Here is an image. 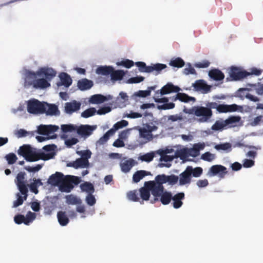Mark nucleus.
Returning a JSON list of instances; mask_svg holds the SVG:
<instances>
[{
  "instance_id": "f257e3e1",
  "label": "nucleus",
  "mask_w": 263,
  "mask_h": 263,
  "mask_svg": "<svg viewBox=\"0 0 263 263\" xmlns=\"http://www.w3.org/2000/svg\"><path fill=\"white\" fill-rule=\"evenodd\" d=\"M18 153L27 161L34 162L39 160H48L53 158L54 152L47 154L44 152H36L30 145H24L20 147Z\"/></svg>"
},
{
  "instance_id": "f03ea898",
  "label": "nucleus",
  "mask_w": 263,
  "mask_h": 263,
  "mask_svg": "<svg viewBox=\"0 0 263 263\" xmlns=\"http://www.w3.org/2000/svg\"><path fill=\"white\" fill-rule=\"evenodd\" d=\"M37 72L27 71L25 73V87L32 86L35 89H44L50 86V84L45 79H37Z\"/></svg>"
},
{
  "instance_id": "7ed1b4c3",
  "label": "nucleus",
  "mask_w": 263,
  "mask_h": 263,
  "mask_svg": "<svg viewBox=\"0 0 263 263\" xmlns=\"http://www.w3.org/2000/svg\"><path fill=\"white\" fill-rule=\"evenodd\" d=\"M139 192L140 196L143 200H148L150 197V192H151L154 198L151 200V202L154 203L158 201V196L160 195V194L155 189L149 181L144 182V186L140 189Z\"/></svg>"
},
{
  "instance_id": "20e7f679",
  "label": "nucleus",
  "mask_w": 263,
  "mask_h": 263,
  "mask_svg": "<svg viewBox=\"0 0 263 263\" xmlns=\"http://www.w3.org/2000/svg\"><path fill=\"white\" fill-rule=\"evenodd\" d=\"M187 112L201 117L199 120L200 122H207L213 115L212 111L210 108L200 106H193Z\"/></svg>"
},
{
  "instance_id": "39448f33",
  "label": "nucleus",
  "mask_w": 263,
  "mask_h": 263,
  "mask_svg": "<svg viewBox=\"0 0 263 263\" xmlns=\"http://www.w3.org/2000/svg\"><path fill=\"white\" fill-rule=\"evenodd\" d=\"M80 181V178L77 176H64L58 187L61 192L69 193L73 188V184L78 185Z\"/></svg>"
},
{
  "instance_id": "423d86ee",
  "label": "nucleus",
  "mask_w": 263,
  "mask_h": 263,
  "mask_svg": "<svg viewBox=\"0 0 263 263\" xmlns=\"http://www.w3.org/2000/svg\"><path fill=\"white\" fill-rule=\"evenodd\" d=\"M46 105V102H41L36 99H31L27 102V111L29 113L34 115L44 114Z\"/></svg>"
},
{
  "instance_id": "0eeeda50",
  "label": "nucleus",
  "mask_w": 263,
  "mask_h": 263,
  "mask_svg": "<svg viewBox=\"0 0 263 263\" xmlns=\"http://www.w3.org/2000/svg\"><path fill=\"white\" fill-rule=\"evenodd\" d=\"M160 93L159 90L155 92V93L153 97L155 102L158 103H164L163 104L161 105H158L157 108L160 110H167L171 109L175 107V105L174 103H167L168 102V98L167 97L160 98Z\"/></svg>"
},
{
  "instance_id": "6e6552de",
  "label": "nucleus",
  "mask_w": 263,
  "mask_h": 263,
  "mask_svg": "<svg viewBox=\"0 0 263 263\" xmlns=\"http://www.w3.org/2000/svg\"><path fill=\"white\" fill-rule=\"evenodd\" d=\"M228 174L227 168L220 164L212 165L209 169L208 174L209 176H218L220 179H223Z\"/></svg>"
},
{
  "instance_id": "1a4fd4ad",
  "label": "nucleus",
  "mask_w": 263,
  "mask_h": 263,
  "mask_svg": "<svg viewBox=\"0 0 263 263\" xmlns=\"http://www.w3.org/2000/svg\"><path fill=\"white\" fill-rule=\"evenodd\" d=\"M25 175V172H19L15 179V182L21 194H25V197L27 198L28 190L27 185L25 184L24 181Z\"/></svg>"
},
{
  "instance_id": "9d476101",
  "label": "nucleus",
  "mask_w": 263,
  "mask_h": 263,
  "mask_svg": "<svg viewBox=\"0 0 263 263\" xmlns=\"http://www.w3.org/2000/svg\"><path fill=\"white\" fill-rule=\"evenodd\" d=\"M229 73L231 81L240 80L249 76V72L241 70L240 68L235 66H232L230 68Z\"/></svg>"
},
{
  "instance_id": "9b49d317",
  "label": "nucleus",
  "mask_w": 263,
  "mask_h": 263,
  "mask_svg": "<svg viewBox=\"0 0 263 263\" xmlns=\"http://www.w3.org/2000/svg\"><path fill=\"white\" fill-rule=\"evenodd\" d=\"M159 194L164 191L163 184L166 183V175H158L155 177V181H149Z\"/></svg>"
},
{
  "instance_id": "f8f14e48",
  "label": "nucleus",
  "mask_w": 263,
  "mask_h": 263,
  "mask_svg": "<svg viewBox=\"0 0 263 263\" xmlns=\"http://www.w3.org/2000/svg\"><path fill=\"white\" fill-rule=\"evenodd\" d=\"M37 74L40 77H45V79L51 81L56 75V71L51 68H41L36 71Z\"/></svg>"
},
{
  "instance_id": "ddd939ff",
  "label": "nucleus",
  "mask_w": 263,
  "mask_h": 263,
  "mask_svg": "<svg viewBox=\"0 0 263 263\" xmlns=\"http://www.w3.org/2000/svg\"><path fill=\"white\" fill-rule=\"evenodd\" d=\"M95 129L92 126L89 125H81L77 127V134L83 138H87L90 136Z\"/></svg>"
},
{
  "instance_id": "4468645a",
  "label": "nucleus",
  "mask_w": 263,
  "mask_h": 263,
  "mask_svg": "<svg viewBox=\"0 0 263 263\" xmlns=\"http://www.w3.org/2000/svg\"><path fill=\"white\" fill-rule=\"evenodd\" d=\"M59 127L56 125H40L37 127V133L40 135H47L58 130Z\"/></svg>"
},
{
  "instance_id": "2eb2a0df",
  "label": "nucleus",
  "mask_w": 263,
  "mask_h": 263,
  "mask_svg": "<svg viewBox=\"0 0 263 263\" xmlns=\"http://www.w3.org/2000/svg\"><path fill=\"white\" fill-rule=\"evenodd\" d=\"M181 90L180 87L174 85L172 83H167L163 86L160 90H159L160 95H165L172 92H178Z\"/></svg>"
},
{
  "instance_id": "dca6fc26",
  "label": "nucleus",
  "mask_w": 263,
  "mask_h": 263,
  "mask_svg": "<svg viewBox=\"0 0 263 263\" xmlns=\"http://www.w3.org/2000/svg\"><path fill=\"white\" fill-rule=\"evenodd\" d=\"M81 104L79 102L73 100L70 102H67L65 104V111L67 114H71L80 109Z\"/></svg>"
},
{
  "instance_id": "f3484780",
  "label": "nucleus",
  "mask_w": 263,
  "mask_h": 263,
  "mask_svg": "<svg viewBox=\"0 0 263 263\" xmlns=\"http://www.w3.org/2000/svg\"><path fill=\"white\" fill-rule=\"evenodd\" d=\"M196 90L202 91L203 93H206L211 90V86L208 85L204 80H197L193 85Z\"/></svg>"
},
{
  "instance_id": "a211bd4d",
  "label": "nucleus",
  "mask_w": 263,
  "mask_h": 263,
  "mask_svg": "<svg viewBox=\"0 0 263 263\" xmlns=\"http://www.w3.org/2000/svg\"><path fill=\"white\" fill-rule=\"evenodd\" d=\"M185 198V194L183 192H180L172 196L173 206L175 209H179L183 205L182 200Z\"/></svg>"
},
{
  "instance_id": "6ab92c4d",
  "label": "nucleus",
  "mask_w": 263,
  "mask_h": 263,
  "mask_svg": "<svg viewBox=\"0 0 263 263\" xmlns=\"http://www.w3.org/2000/svg\"><path fill=\"white\" fill-rule=\"evenodd\" d=\"M64 176L63 173L57 172L50 176L48 180V183L52 185L59 186Z\"/></svg>"
},
{
  "instance_id": "aec40b11",
  "label": "nucleus",
  "mask_w": 263,
  "mask_h": 263,
  "mask_svg": "<svg viewBox=\"0 0 263 263\" xmlns=\"http://www.w3.org/2000/svg\"><path fill=\"white\" fill-rule=\"evenodd\" d=\"M191 172L187 166L185 171L180 175V185H182L190 183L191 181Z\"/></svg>"
},
{
  "instance_id": "412c9836",
  "label": "nucleus",
  "mask_w": 263,
  "mask_h": 263,
  "mask_svg": "<svg viewBox=\"0 0 263 263\" xmlns=\"http://www.w3.org/2000/svg\"><path fill=\"white\" fill-rule=\"evenodd\" d=\"M238 106L236 104H219L217 107V111L220 113L234 112L238 110Z\"/></svg>"
},
{
  "instance_id": "4be33fe9",
  "label": "nucleus",
  "mask_w": 263,
  "mask_h": 263,
  "mask_svg": "<svg viewBox=\"0 0 263 263\" xmlns=\"http://www.w3.org/2000/svg\"><path fill=\"white\" fill-rule=\"evenodd\" d=\"M61 82L58 83V85L64 86L66 87H68L72 84V79L70 76L65 72H62L59 75Z\"/></svg>"
},
{
  "instance_id": "5701e85b",
  "label": "nucleus",
  "mask_w": 263,
  "mask_h": 263,
  "mask_svg": "<svg viewBox=\"0 0 263 263\" xmlns=\"http://www.w3.org/2000/svg\"><path fill=\"white\" fill-rule=\"evenodd\" d=\"M86 161L83 158H80L77 159L75 161L70 162L67 164L68 166L72 167L76 169L79 168L88 167L89 164L86 163Z\"/></svg>"
},
{
  "instance_id": "b1692460",
  "label": "nucleus",
  "mask_w": 263,
  "mask_h": 263,
  "mask_svg": "<svg viewBox=\"0 0 263 263\" xmlns=\"http://www.w3.org/2000/svg\"><path fill=\"white\" fill-rule=\"evenodd\" d=\"M93 83L91 80L84 78L79 80L78 82V88L82 91L90 89L93 86Z\"/></svg>"
},
{
  "instance_id": "393cba45",
  "label": "nucleus",
  "mask_w": 263,
  "mask_h": 263,
  "mask_svg": "<svg viewBox=\"0 0 263 263\" xmlns=\"http://www.w3.org/2000/svg\"><path fill=\"white\" fill-rule=\"evenodd\" d=\"M158 199L160 198V201L163 205L168 204L172 199V194L170 192L162 191L160 195L158 196Z\"/></svg>"
},
{
  "instance_id": "a878e982",
  "label": "nucleus",
  "mask_w": 263,
  "mask_h": 263,
  "mask_svg": "<svg viewBox=\"0 0 263 263\" xmlns=\"http://www.w3.org/2000/svg\"><path fill=\"white\" fill-rule=\"evenodd\" d=\"M241 118L239 116H230L224 120L226 128L234 127L240 121Z\"/></svg>"
},
{
  "instance_id": "bb28decb",
  "label": "nucleus",
  "mask_w": 263,
  "mask_h": 263,
  "mask_svg": "<svg viewBox=\"0 0 263 263\" xmlns=\"http://www.w3.org/2000/svg\"><path fill=\"white\" fill-rule=\"evenodd\" d=\"M209 77L215 81H221L224 78V75L220 70L214 69L211 70L209 72Z\"/></svg>"
},
{
  "instance_id": "cd10ccee",
  "label": "nucleus",
  "mask_w": 263,
  "mask_h": 263,
  "mask_svg": "<svg viewBox=\"0 0 263 263\" xmlns=\"http://www.w3.org/2000/svg\"><path fill=\"white\" fill-rule=\"evenodd\" d=\"M166 65L164 64L157 63L155 64H152L151 66H149L147 70L148 71V73L155 71V74L157 75L159 74L162 70L166 68Z\"/></svg>"
},
{
  "instance_id": "c85d7f7f",
  "label": "nucleus",
  "mask_w": 263,
  "mask_h": 263,
  "mask_svg": "<svg viewBox=\"0 0 263 263\" xmlns=\"http://www.w3.org/2000/svg\"><path fill=\"white\" fill-rule=\"evenodd\" d=\"M46 104L45 113L47 115H59L60 114V111L57 105L53 104H48L47 103H46Z\"/></svg>"
},
{
  "instance_id": "c756f323",
  "label": "nucleus",
  "mask_w": 263,
  "mask_h": 263,
  "mask_svg": "<svg viewBox=\"0 0 263 263\" xmlns=\"http://www.w3.org/2000/svg\"><path fill=\"white\" fill-rule=\"evenodd\" d=\"M151 173L149 172H147L144 170L137 171L136 172L133 176V181L135 183H137L140 180L143 179L145 176L150 175Z\"/></svg>"
},
{
  "instance_id": "7c9ffc66",
  "label": "nucleus",
  "mask_w": 263,
  "mask_h": 263,
  "mask_svg": "<svg viewBox=\"0 0 263 263\" xmlns=\"http://www.w3.org/2000/svg\"><path fill=\"white\" fill-rule=\"evenodd\" d=\"M134 165V160L132 159L125 160L120 163L121 170L124 173L128 172L131 170Z\"/></svg>"
},
{
  "instance_id": "2f4dec72",
  "label": "nucleus",
  "mask_w": 263,
  "mask_h": 263,
  "mask_svg": "<svg viewBox=\"0 0 263 263\" xmlns=\"http://www.w3.org/2000/svg\"><path fill=\"white\" fill-rule=\"evenodd\" d=\"M139 131L140 137L143 139L145 143L153 139V136L152 134H150L147 130H146L143 127L140 128Z\"/></svg>"
},
{
  "instance_id": "473e14b6",
  "label": "nucleus",
  "mask_w": 263,
  "mask_h": 263,
  "mask_svg": "<svg viewBox=\"0 0 263 263\" xmlns=\"http://www.w3.org/2000/svg\"><path fill=\"white\" fill-rule=\"evenodd\" d=\"M57 217L60 224L62 226H66L69 221V218L65 212H58L57 214Z\"/></svg>"
},
{
  "instance_id": "72a5a7b5",
  "label": "nucleus",
  "mask_w": 263,
  "mask_h": 263,
  "mask_svg": "<svg viewBox=\"0 0 263 263\" xmlns=\"http://www.w3.org/2000/svg\"><path fill=\"white\" fill-rule=\"evenodd\" d=\"M113 67L112 66H99L96 69V73L98 74L107 76L110 74L112 72Z\"/></svg>"
},
{
  "instance_id": "f704fd0d",
  "label": "nucleus",
  "mask_w": 263,
  "mask_h": 263,
  "mask_svg": "<svg viewBox=\"0 0 263 263\" xmlns=\"http://www.w3.org/2000/svg\"><path fill=\"white\" fill-rule=\"evenodd\" d=\"M125 75V72L122 70H115L113 68L112 72L110 73L111 79L112 81L121 80Z\"/></svg>"
},
{
  "instance_id": "c9c22d12",
  "label": "nucleus",
  "mask_w": 263,
  "mask_h": 263,
  "mask_svg": "<svg viewBox=\"0 0 263 263\" xmlns=\"http://www.w3.org/2000/svg\"><path fill=\"white\" fill-rule=\"evenodd\" d=\"M80 187L82 191L86 192L88 194L95 192L94 186L90 182H85L80 185Z\"/></svg>"
},
{
  "instance_id": "e433bc0d",
  "label": "nucleus",
  "mask_w": 263,
  "mask_h": 263,
  "mask_svg": "<svg viewBox=\"0 0 263 263\" xmlns=\"http://www.w3.org/2000/svg\"><path fill=\"white\" fill-rule=\"evenodd\" d=\"M106 100V98L102 95H94L90 99V102L92 104H100Z\"/></svg>"
},
{
  "instance_id": "4c0bfd02",
  "label": "nucleus",
  "mask_w": 263,
  "mask_h": 263,
  "mask_svg": "<svg viewBox=\"0 0 263 263\" xmlns=\"http://www.w3.org/2000/svg\"><path fill=\"white\" fill-rule=\"evenodd\" d=\"M43 183L41 180L40 179H34L33 182L31 183L29 185V187L31 192L36 194L38 193L37 187L39 186L42 185Z\"/></svg>"
},
{
  "instance_id": "58836bf2",
  "label": "nucleus",
  "mask_w": 263,
  "mask_h": 263,
  "mask_svg": "<svg viewBox=\"0 0 263 263\" xmlns=\"http://www.w3.org/2000/svg\"><path fill=\"white\" fill-rule=\"evenodd\" d=\"M184 61L180 58H176L174 59H172L169 65L174 67H177L178 68H181L184 65Z\"/></svg>"
},
{
  "instance_id": "ea45409f",
  "label": "nucleus",
  "mask_w": 263,
  "mask_h": 263,
  "mask_svg": "<svg viewBox=\"0 0 263 263\" xmlns=\"http://www.w3.org/2000/svg\"><path fill=\"white\" fill-rule=\"evenodd\" d=\"M188 167L191 172V176L192 175L194 177H200L203 173V170L200 167H196L193 168L192 166H188Z\"/></svg>"
},
{
  "instance_id": "a19ab883",
  "label": "nucleus",
  "mask_w": 263,
  "mask_h": 263,
  "mask_svg": "<svg viewBox=\"0 0 263 263\" xmlns=\"http://www.w3.org/2000/svg\"><path fill=\"white\" fill-rule=\"evenodd\" d=\"M178 100L182 102H189L191 101H194L195 99L194 97H190L184 93L178 92Z\"/></svg>"
},
{
  "instance_id": "79ce46f5",
  "label": "nucleus",
  "mask_w": 263,
  "mask_h": 263,
  "mask_svg": "<svg viewBox=\"0 0 263 263\" xmlns=\"http://www.w3.org/2000/svg\"><path fill=\"white\" fill-rule=\"evenodd\" d=\"M139 192L137 190H133L129 192L127 194L128 199L133 201H138L139 200Z\"/></svg>"
},
{
  "instance_id": "37998d69",
  "label": "nucleus",
  "mask_w": 263,
  "mask_h": 263,
  "mask_svg": "<svg viewBox=\"0 0 263 263\" xmlns=\"http://www.w3.org/2000/svg\"><path fill=\"white\" fill-rule=\"evenodd\" d=\"M23 195V197H22L20 195V193H17L16 197L17 198V200L14 201L13 202V208H16L21 205H22L23 203V202L24 200H26L27 199V198H25V194H22Z\"/></svg>"
},
{
  "instance_id": "c03bdc74",
  "label": "nucleus",
  "mask_w": 263,
  "mask_h": 263,
  "mask_svg": "<svg viewBox=\"0 0 263 263\" xmlns=\"http://www.w3.org/2000/svg\"><path fill=\"white\" fill-rule=\"evenodd\" d=\"M77 125L73 124H63L61 126V129L65 133L75 131L77 130Z\"/></svg>"
},
{
  "instance_id": "a18cd8bd",
  "label": "nucleus",
  "mask_w": 263,
  "mask_h": 263,
  "mask_svg": "<svg viewBox=\"0 0 263 263\" xmlns=\"http://www.w3.org/2000/svg\"><path fill=\"white\" fill-rule=\"evenodd\" d=\"M155 157V153L151 152L146 153L140 157V159L142 161L149 162L152 161Z\"/></svg>"
},
{
  "instance_id": "49530a36",
  "label": "nucleus",
  "mask_w": 263,
  "mask_h": 263,
  "mask_svg": "<svg viewBox=\"0 0 263 263\" xmlns=\"http://www.w3.org/2000/svg\"><path fill=\"white\" fill-rule=\"evenodd\" d=\"M5 158L9 164H13L15 163L17 160L16 155L13 153H9L6 155Z\"/></svg>"
},
{
  "instance_id": "de8ad7c7",
  "label": "nucleus",
  "mask_w": 263,
  "mask_h": 263,
  "mask_svg": "<svg viewBox=\"0 0 263 263\" xmlns=\"http://www.w3.org/2000/svg\"><path fill=\"white\" fill-rule=\"evenodd\" d=\"M96 109L93 108H89L85 110H84L81 114L82 117L85 118H87L93 116L96 112Z\"/></svg>"
},
{
  "instance_id": "09e8293b",
  "label": "nucleus",
  "mask_w": 263,
  "mask_h": 263,
  "mask_svg": "<svg viewBox=\"0 0 263 263\" xmlns=\"http://www.w3.org/2000/svg\"><path fill=\"white\" fill-rule=\"evenodd\" d=\"M231 146H232L231 143L226 142L222 144H216L215 145L214 148L217 151H226L228 149H230V151H231Z\"/></svg>"
},
{
  "instance_id": "8fccbe9b",
  "label": "nucleus",
  "mask_w": 263,
  "mask_h": 263,
  "mask_svg": "<svg viewBox=\"0 0 263 263\" xmlns=\"http://www.w3.org/2000/svg\"><path fill=\"white\" fill-rule=\"evenodd\" d=\"M223 128H226L224 120L222 121H217L212 127V129L214 130H221Z\"/></svg>"
},
{
  "instance_id": "3c124183",
  "label": "nucleus",
  "mask_w": 263,
  "mask_h": 263,
  "mask_svg": "<svg viewBox=\"0 0 263 263\" xmlns=\"http://www.w3.org/2000/svg\"><path fill=\"white\" fill-rule=\"evenodd\" d=\"M35 217L36 215L34 213L29 211L27 213L26 217H25V224L28 225L30 222L35 219Z\"/></svg>"
},
{
  "instance_id": "603ef678",
  "label": "nucleus",
  "mask_w": 263,
  "mask_h": 263,
  "mask_svg": "<svg viewBox=\"0 0 263 263\" xmlns=\"http://www.w3.org/2000/svg\"><path fill=\"white\" fill-rule=\"evenodd\" d=\"M178 177L175 175L166 176V182H168L169 184L172 185L176 184L178 181Z\"/></svg>"
},
{
  "instance_id": "864d4df0",
  "label": "nucleus",
  "mask_w": 263,
  "mask_h": 263,
  "mask_svg": "<svg viewBox=\"0 0 263 263\" xmlns=\"http://www.w3.org/2000/svg\"><path fill=\"white\" fill-rule=\"evenodd\" d=\"M201 158L204 161L210 162L215 159V156L214 154H211V153L208 152L203 154L201 155Z\"/></svg>"
},
{
  "instance_id": "5fc2aeb1",
  "label": "nucleus",
  "mask_w": 263,
  "mask_h": 263,
  "mask_svg": "<svg viewBox=\"0 0 263 263\" xmlns=\"http://www.w3.org/2000/svg\"><path fill=\"white\" fill-rule=\"evenodd\" d=\"M136 65L139 67L140 71L142 72H147V70L149 66H146V64L143 62H137L135 63Z\"/></svg>"
},
{
  "instance_id": "6e6d98bb",
  "label": "nucleus",
  "mask_w": 263,
  "mask_h": 263,
  "mask_svg": "<svg viewBox=\"0 0 263 263\" xmlns=\"http://www.w3.org/2000/svg\"><path fill=\"white\" fill-rule=\"evenodd\" d=\"M128 123L127 121L123 120L117 122L116 124L114 125L113 126L115 128V129L117 130L120 128L126 126L128 125Z\"/></svg>"
},
{
  "instance_id": "4d7b16f0",
  "label": "nucleus",
  "mask_w": 263,
  "mask_h": 263,
  "mask_svg": "<svg viewBox=\"0 0 263 263\" xmlns=\"http://www.w3.org/2000/svg\"><path fill=\"white\" fill-rule=\"evenodd\" d=\"M43 165L42 164H37L35 166L32 167L30 166H26L24 167V169L29 172H36L40 170Z\"/></svg>"
},
{
  "instance_id": "13d9d810",
  "label": "nucleus",
  "mask_w": 263,
  "mask_h": 263,
  "mask_svg": "<svg viewBox=\"0 0 263 263\" xmlns=\"http://www.w3.org/2000/svg\"><path fill=\"white\" fill-rule=\"evenodd\" d=\"M86 201L87 203L90 206H92L96 203V200L94 196L92 195V193L89 194L87 196L86 198Z\"/></svg>"
},
{
  "instance_id": "bf43d9fd",
  "label": "nucleus",
  "mask_w": 263,
  "mask_h": 263,
  "mask_svg": "<svg viewBox=\"0 0 263 263\" xmlns=\"http://www.w3.org/2000/svg\"><path fill=\"white\" fill-rule=\"evenodd\" d=\"M14 222L18 224H20L22 223L25 224V216L22 214H17L14 217Z\"/></svg>"
},
{
  "instance_id": "052dcab7",
  "label": "nucleus",
  "mask_w": 263,
  "mask_h": 263,
  "mask_svg": "<svg viewBox=\"0 0 263 263\" xmlns=\"http://www.w3.org/2000/svg\"><path fill=\"white\" fill-rule=\"evenodd\" d=\"M210 64V63L208 61L204 60L202 62L195 63V66L196 68H206L209 66Z\"/></svg>"
},
{
  "instance_id": "680f3d73",
  "label": "nucleus",
  "mask_w": 263,
  "mask_h": 263,
  "mask_svg": "<svg viewBox=\"0 0 263 263\" xmlns=\"http://www.w3.org/2000/svg\"><path fill=\"white\" fill-rule=\"evenodd\" d=\"M134 64V63L133 61L129 60H125L122 61L119 65H122L126 68H129L132 67Z\"/></svg>"
},
{
  "instance_id": "e2e57ef3",
  "label": "nucleus",
  "mask_w": 263,
  "mask_h": 263,
  "mask_svg": "<svg viewBox=\"0 0 263 263\" xmlns=\"http://www.w3.org/2000/svg\"><path fill=\"white\" fill-rule=\"evenodd\" d=\"M111 109L109 106H104L100 108L97 111V114L98 115H104L106 113H108L111 111Z\"/></svg>"
},
{
  "instance_id": "0e129e2a",
  "label": "nucleus",
  "mask_w": 263,
  "mask_h": 263,
  "mask_svg": "<svg viewBox=\"0 0 263 263\" xmlns=\"http://www.w3.org/2000/svg\"><path fill=\"white\" fill-rule=\"evenodd\" d=\"M29 134V132H27L25 129H20L16 132L15 135L17 138H20L26 137Z\"/></svg>"
},
{
  "instance_id": "69168bd1",
  "label": "nucleus",
  "mask_w": 263,
  "mask_h": 263,
  "mask_svg": "<svg viewBox=\"0 0 263 263\" xmlns=\"http://www.w3.org/2000/svg\"><path fill=\"white\" fill-rule=\"evenodd\" d=\"M254 161L251 159H245L243 161L242 165L244 167L249 168L254 165Z\"/></svg>"
},
{
  "instance_id": "338daca9",
  "label": "nucleus",
  "mask_w": 263,
  "mask_h": 263,
  "mask_svg": "<svg viewBox=\"0 0 263 263\" xmlns=\"http://www.w3.org/2000/svg\"><path fill=\"white\" fill-rule=\"evenodd\" d=\"M144 79V78L142 76L139 77H135L130 78L128 80V82L130 83H138L142 81H143Z\"/></svg>"
},
{
  "instance_id": "774afa93",
  "label": "nucleus",
  "mask_w": 263,
  "mask_h": 263,
  "mask_svg": "<svg viewBox=\"0 0 263 263\" xmlns=\"http://www.w3.org/2000/svg\"><path fill=\"white\" fill-rule=\"evenodd\" d=\"M196 184L199 187H204L209 185V181L206 179L199 180L197 181Z\"/></svg>"
}]
</instances>
